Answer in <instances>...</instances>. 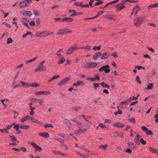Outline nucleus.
Returning a JSON list of instances; mask_svg holds the SVG:
<instances>
[{
	"label": "nucleus",
	"mask_w": 158,
	"mask_h": 158,
	"mask_svg": "<svg viewBox=\"0 0 158 158\" xmlns=\"http://www.w3.org/2000/svg\"><path fill=\"white\" fill-rule=\"evenodd\" d=\"M52 34L51 32H47L46 31H37V32L35 35L37 37H47L48 35H50Z\"/></svg>",
	"instance_id": "f257e3e1"
},
{
	"label": "nucleus",
	"mask_w": 158,
	"mask_h": 158,
	"mask_svg": "<svg viewBox=\"0 0 158 158\" xmlns=\"http://www.w3.org/2000/svg\"><path fill=\"white\" fill-rule=\"evenodd\" d=\"M97 65V64L95 62L87 63L85 65V68L93 69L95 68Z\"/></svg>",
	"instance_id": "f03ea898"
},
{
	"label": "nucleus",
	"mask_w": 158,
	"mask_h": 158,
	"mask_svg": "<svg viewBox=\"0 0 158 158\" xmlns=\"http://www.w3.org/2000/svg\"><path fill=\"white\" fill-rule=\"evenodd\" d=\"M78 49H79V48L76 46L74 45L68 48L66 50V53L68 54H70L73 52L75 50Z\"/></svg>",
	"instance_id": "7ed1b4c3"
},
{
	"label": "nucleus",
	"mask_w": 158,
	"mask_h": 158,
	"mask_svg": "<svg viewBox=\"0 0 158 158\" xmlns=\"http://www.w3.org/2000/svg\"><path fill=\"white\" fill-rule=\"evenodd\" d=\"M116 11L117 12L121 11L123 9L126 7L123 3H118L115 5Z\"/></svg>",
	"instance_id": "20e7f679"
},
{
	"label": "nucleus",
	"mask_w": 158,
	"mask_h": 158,
	"mask_svg": "<svg viewBox=\"0 0 158 158\" xmlns=\"http://www.w3.org/2000/svg\"><path fill=\"white\" fill-rule=\"evenodd\" d=\"M140 10V9L139 6H136L133 9L132 12V15H135L136 14H137L139 11Z\"/></svg>",
	"instance_id": "39448f33"
},
{
	"label": "nucleus",
	"mask_w": 158,
	"mask_h": 158,
	"mask_svg": "<svg viewBox=\"0 0 158 158\" xmlns=\"http://www.w3.org/2000/svg\"><path fill=\"white\" fill-rule=\"evenodd\" d=\"M36 95H41V94L47 95L51 94L50 92L48 91H37L35 93Z\"/></svg>",
	"instance_id": "423d86ee"
},
{
	"label": "nucleus",
	"mask_w": 158,
	"mask_h": 158,
	"mask_svg": "<svg viewBox=\"0 0 158 158\" xmlns=\"http://www.w3.org/2000/svg\"><path fill=\"white\" fill-rule=\"evenodd\" d=\"M31 145L37 151H40L42 150V148L41 147L38 146L37 144L35 143H32Z\"/></svg>",
	"instance_id": "0eeeda50"
},
{
	"label": "nucleus",
	"mask_w": 158,
	"mask_h": 158,
	"mask_svg": "<svg viewBox=\"0 0 158 158\" xmlns=\"http://www.w3.org/2000/svg\"><path fill=\"white\" fill-rule=\"evenodd\" d=\"M73 20V19L70 18H64L61 21L62 22H66L68 23L71 22Z\"/></svg>",
	"instance_id": "6e6552de"
},
{
	"label": "nucleus",
	"mask_w": 158,
	"mask_h": 158,
	"mask_svg": "<svg viewBox=\"0 0 158 158\" xmlns=\"http://www.w3.org/2000/svg\"><path fill=\"white\" fill-rule=\"evenodd\" d=\"M140 136L137 135L134 139V141L138 144H140L139 141H140Z\"/></svg>",
	"instance_id": "1a4fd4ad"
},
{
	"label": "nucleus",
	"mask_w": 158,
	"mask_h": 158,
	"mask_svg": "<svg viewBox=\"0 0 158 158\" xmlns=\"http://www.w3.org/2000/svg\"><path fill=\"white\" fill-rule=\"evenodd\" d=\"M101 59L105 60L107 59L109 56V54H108L107 52H103L102 55V54Z\"/></svg>",
	"instance_id": "9d476101"
},
{
	"label": "nucleus",
	"mask_w": 158,
	"mask_h": 158,
	"mask_svg": "<svg viewBox=\"0 0 158 158\" xmlns=\"http://www.w3.org/2000/svg\"><path fill=\"white\" fill-rule=\"evenodd\" d=\"M28 5V3L25 2V1H22L19 4V6L22 8H24L26 6H27Z\"/></svg>",
	"instance_id": "9b49d317"
},
{
	"label": "nucleus",
	"mask_w": 158,
	"mask_h": 158,
	"mask_svg": "<svg viewBox=\"0 0 158 158\" xmlns=\"http://www.w3.org/2000/svg\"><path fill=\"white\" fill-rule=\"evenodd\" d=\"M20 83L23 86L25 87H29L31 86V83H26L22 81H21Z\"/></svg>",
	"instance_id": "f8f14e48"
},
{
	"label": "nucleus",
	"mask_w": 158,
	"mask_h": 158,
	"mask_svg": "<svg viewBox=\"0 0 158 158\" xmlns=\"http://www.w3.org/2000/svg\"><path fill=\"white\" fill-rule=\"evenodd\" d=\"M69 13H72V12H73V13L71 15H70V16H76V15H80L81 14V13H76V10H69Z\"/></svg>",
	"instance_id": "ddd939ff"
},
{
	"label": "nucleus",
	"mask_w": 158,
	"mask_h": 158,
	"mask_svg": "<svg viewBox=\"0 0 158 158\" xmlns=\"http://www.w3.org/2000/svg\"><path fill=\"white\" fill-rule=\"evenodd\" d=\"M69 80V79L67 77L63 80L59 84V85H65Z\"/></svg>",
	"instance_id": "4468645a"
},
{
	"label": "nucleus",
	"mask_w": 158,
	"mask_h": 158,
	"mask_svg": "<svg viewBox=\"0 0 158 158\" xmlns=\"http://www.w3.org/2000/svg\"><path fill=\"white\" fill-rule=\"evenodd\" d=\"M52 152L54 154L60 155L63 156H64V154L61 152L56 150H52Z\"/></svg>",
	"instance_id": "2eb2a0df"
},
{
	"label": "nucleus",
	"mask_w": 158,
	"mask_h": 158,
	"mask_svg": "<svg viewBox=\"0 0 158 158\" xmlns=\"http://www.w3.org/2000/svg\"><path fill=\"white\" fill-rule=\"evenodd\" d=\"M73 85L75 86H77L78 85H83L84 84L83 82L82 81H77V82L74 83L73 84Z\"/></svg>",
	"instance_id": "dca6fc26"
},
{
	"label": "nucleus",
	"mask_w": 158,
	"mask_h": 158,
	"mask_svg": "<svg viewBox=\"0 0 158 158\" xmlns=\"http://www.w3.org/2000/svg\"><path fill=\"white\" fill-rule=\"evenodd\" d=\"M23 14L24 16L30 17L32 15V13L31 11H24Z\"/></svg>",
	"instance_id": "f3484780"
},
{
	"label": "nucleus",
	"mask_w": 158,
	"mask_h": 158,
	"mask_svg": "<svg viewBox=\"0 0 158 158\" xmlns=\"http://www.w3.org/2000/svg\"><path fill=\"white\" fill-rule=\"evenodd\" d=\"M67 31L66 29H60L58 30L57 33L59 34H64L69 31Z\"/></svg>",
	"instance_id": "a211bd4d"
},
{
	"label": "nucleus",
	"mask_w": 158,
	"mask_h": 158,
	"mask_svg": "<svg viewBox=\"0 0 158 158\" xmlns=\"http://www.w3.org/2000/svg\"><path fill=\"white\" fill-rule=\"evenodd\" d=\"M102 53L101 52H98L95 55L93 56V58L94 60H95L97 59L98 57H99L102 55Z\"/></svg>",
	"instance_id": "6ab92c4d"
},
{
	"label": "nucleus",
	"mask_w": 158,
	"mask_h": 158,
	"mask_svg": "<svg viewBox=\"0 0 158 158\" xmlns=\"http://www.w3.org/2000/svg\"><path fill=\"white\" fill-rule=\"evenodd\" d=\"M39 135L43 137L47 138L49 137V133H42L40 134H39Z\"/></svg>",
	"instance_id": "aec40b11"
},
{
	"label": "nucleus",
	"mask_w": 158,
	"mask_h": 158,
	"mask_svg": "<svg viewBox=\"0 0 158 158\" xmlns=\"http://www.w3.org/2000/svg\"><path fill=\"white\" fill-rule=\"evenodd\" d=\"M156 7H158V2L156 3L153 4L149 5L148 7V9H149L151 8H155Z\"/></svg>",
	"instance_id": "412c9836"
},
{
	"label": "nucleus",
	"mask_w": 158,
	"mask_h": 158,
	"mask_svg": "<svg viewBox=\"0 0 158 158\" xmlns=\"http://www.w3.org/2000/svg\"><path fill=\"white\" fill-rule=\"evenodd\" d=\"M128 145L129 147L131 148H135V144L132 142H129L128 143Z\"/></svg>",
	"instance_id": "4be33fe9"
},
{
	"label": "nucleus",
	"mask_w": 158,
	"mask_h": 158,
	"mask_svg": "<svg viewBox=\"0 0 158 158\" xmlns=\"http://www.w3.org/2000/svg\"><path fill=\"white\" fill-rule=\"evenodd\" d=\"M100 84L104 88H107V89H109L110 87V86L109 85L106 84L103 82H102Z\"/></svg>",
	"instance_id": "5701e85b"
},
{
	"label": "nucleus",
	"mask_w": 158,
	"mask_h": 158,
	"mask_svg": "<svg viewBox=\"0 0 158 158\" xmlns=\"http://www.w3.org/2000/svg\"><path fill=\"white\" fill-rule=\"evenodd\" d=\"M149 150L151 152L155 153H157L158 154V150L155 149L153 148L150 147L149 148Z\"/></svg>",
	"instance_id": "b1692460"
},
{
	"label": "nucleus",
	"mask_w": 158,
	"mask_h": 158,
	"mask_svg": "<svg viewBox=\"0 0 158 158\" xmlns=\"http://www.w3.org/2000/svg\"><path fill=\"white\" fill-rule=\"evenodd\" d=\"M28 117H29V115H27L26 117L22 118L20 119V121L22 122H23L26 121H28L29 120Z\"/></svg>",
	"instance_id": "393cba45"
},
{
	"label": "nucleus",
	"mask_w": 158,
	"mask_h": 158,
	"mask_svg": "<svg viewBox=\"0 0 158 158\" xmlns=\"http://www.w3.org/2000/svg\"><path fill=\"white\" fill-rule=\"evenodd\" d=\"M91 48V47L90 46L87 45L84 46L82 48H79V49H84L86 50H89Z\"/></svg>",
	"instance_id": "a878e982"
},
{
	"label": "nucleus",
	"mask_w": 158,
	"mask_h": 158,
	"mask_svg": "<svg viewBox=\"0 0 158 158\" xmlns=\"http://www.w3.org/2000/svg\"><path fill=\"white\" fill-rule=\"evenodd\" d=\"M104 12V11H101L98 12V13L97 15L93 17V19H95L96 18H97L100 15L102 14Z\"/></svg>",
	"instance_id": "bb28decb"
},
{
	"label": "nucleus",
	"mask_w": 158,
	"mask_h": 158,
	"mask_svg": "<svg viewBox=\"0 0 158 158\" xmlns=\"http://www.w3.org/2000/svg\"><path fill=\"white\" fill-rule=\"evenodd\" d=\"M82 2H74L73 3V4L74 5L76 6H79L80 7H82Z\"/></svg>",
	"instance_id": "cd10ccee"
},
{
	"label": "nucleus",
	"mask_w": 158,
	"mask_h": 158,
	"mask_svg": "<svg viewBox=\"0 0 158 158\" xmlns=\"http://www.w3.org/2000/svg\"><path fill=\"white\" fill-rule=\"evenodd\" d=\"M65 61V59L64 57H62L61 59H60L58 62V64H60L63 63Z\"/></svg>",
	"instance_id": "c85d7f7f"
},
{
	"label": "nucleus",
	"mask_w": 158,
	"mask_h": 158,
	"mask_svg": "<svg viewBox=\"0 0 158 158\" xmlns=\"http://www.w3.org/2000/svg\"><path fill=\"white\" fill-rule=\"evenodd\" d=\"M103 3V2L102 1V0H100L99 1H98L97 2L95 3L94 6H96L100 5L102 4Z\"/></svg>",
	"instance_id": "c756f323"
},
{
	"label": "nucleus",
	"mask_w": 158,
	"mask_h": 158,
	"mask_svg": "<svg viewBox=\"0 0 158 158\" xmlns=\"http://www.w3.org/2000/svg\"><path fill=\"white\" fill-rule=\"evenodd\" d=\"M20 127L23 129H28L30 127V126L28 125H21Z\"/></svg>",
	"instance_id": "7c9ffc66"
},
{
	"label": "nucleus",
	"mask_w": 158,
	"mask_h": 158,
	"mask_svg": "<svg viewBox=\"0 0 158 158\" xmlns=\"http://www.w3.org/2000/svg\"><path fill=\"white\" fill-rule=\"evenodd\" d=\"M122 114V111L119 109L117 112H114V114L115 116H117L118 114Z\"/></svg>",
	"instance_id": "2f4dec72"
},
{
	"label": "nucleus",
	"mask_w": 158,
	"mask_h": 158,
	"mask_svg": "<svg viewBox=\"0 0 158 158\" xmlns=\"http://www.w3.org/2000/svg\"><path fill=\"white\" fill-rule=\"evenodd\" d=\"M104 71L106 73H108L110 71V69H109V66L108 65V67H105Z\"/></svg>",
	"instance_id": "473e14b6"
},
{
	"label": "nucleus",
	"mask_w": 158,
	"mask_h": 158,
	"mask_svg": "<svg viewBox=\"0 0 158 158\" xmlns=\"http://www.w3.org/2000/svg\"><path fill=\"white\" fill-rule=\"evenodd\" d=\"M107 144H106L105 145H102L100 146L99 147L101 149L105 150L107 147Z\"/></svg>",
	"instance_id": "72a5a7b5"
},
{
	"label": "nucleus",
	"mask_w": 158,
	"mask_h": 158,
	"mask_svg": "<svg viewBox=\"0 0 158 158\" xmlns=\"http://www.w3.org/2000/svg\"><path fill=\"white\" fill-rule=\"evenodd\" d=\"M40 99H38L36 98H32L31 99V101L33 102H38V101L40 100Z\"/></svg>",
	"instance_id": "f704fd0d"
},
{
	"label": "nucleus",
	"mask_w": 158,
	"mask_h": 158,
	"mask_svg": "<svg viewBox=\"0 0 158 158\" xmlns=\"http://www.w3.org/2000/svg\"><path fill=\"white\" fill-rule=\"evenodd\" d=\"M99 126L100 127L104 129H108V127L102 123L100 124L99 125Z\"/></svg>",
	"instance_id": "c9c22d12"
},
{
	"label": "nucleus",
	"mask_w": 158,
	"mask_h": 158,
	"mask_svg": "<svg viewBox=\"0 0 158 158\" xmlns=\"http://www.w3.org/2000/svg\"><path fill=\"white\" fill-rule=\"evenodd\" d=\"M44 127L45 128H47V127H52L53 128V126H52L51 124H49L48 123L45 124L44 125Z\"/></svg>",
	"instance_id": "e433bc0d"
},
{
	"label": "nucleus",
	"mask_w": 158,
	"mask_h": 158,
	"mask_svg": "<svg viewBox=\"0 0 158 158\" xmlns=\"http://www.w3.org/2000/svg\"><path fill=\"white\" fill-rule=\"evenodd\" d=\"M101 46H99L98 47H97V46H95L93 47V49L94 50H99L100 49H101Z\"/></svg>",
	"instance_id": "4c0bfd02"
},
{
	"label": "nucleus",
	"mask_w": 158,
	"mask_h": 158,
	"mask_svg": "<svg viewBox=\"0 0 158 158\" xmlns=\"http://www.w3.org/2000/svg\"><path fill=\"white\" fill-rule=\"evenodd\" d=\"M31 32H29L28 31H27V33L26 34H24L22 36L23 38H26L27 36L28 35H30L31 34Z\"/></svg>",
	"instance_id": "58836bf2"
},
{
	"label": "nucleus",
	"mask_w": 158,
	"mask_h": 158,
	"mask_svg": "<svg viewBox=\"0 0 158 158\" xmlns=\"http://www.w3.org/2000/svg\"><path fill=\"white\" fill-rule=\"evenodd\" d=\"M146 134L147 135H152L153 134L151 130H148L146 131Z\"/></svg>",
	"instance_id": "ea45409f"
},
{
	"label": "nucleus",
	"mask_w": 158,
	"mask_h": 158,
	"mask_svg": "<svg viewBox=\"0 0 158 158\" xmlns=\"http://www.w3.org/2000/svg\"><path fill=\"white\" fill-rule=\"evenodd\" d=\"M40 85L39 84H38L36 83H31L32 87H39L40 86Z\"/></svg>",
	"instance_id": "a19ab883"
},
{
	"label": "nucleus",
	"mask_w": 158,
	"mask_h": 158,
	"mask_svg": "<svg viewBox=\"0 0 158 158\" xmlns=\"http://www.w3.org/2000/svg\"><path fill=\"white\" fill-rule=\"evenodd\" d=\"M76 153L78 155H79L80 156L83 158H85L86 157V156L85 155L82 154L79 152H76Z\"/></svg>",
	"instance_id": "79ce46f5"
},
{
	"label": "nucleus",
	"mask_w": 158,
	"mask_h": 158,
	"mask_svg": "<svg viewBox=\"0 0 158 158\" xmlns=\"http://www.w3.org/2000/svg\"><path fill=\"white\" fill-rule=\"evenodd\" d=\"M153 87V84L152 83H149L147 86V88L148 89H151Z\"/></svg>",
	"instance_id": "37998d69"
},
{
	"label": "nucleus",
	"mask_w": 158,
	"mask_h": 158,
	"mask_svg": "<svg viewBox=\"0 0 158 158\" xmlns=\"http://www.w3.org/2000/svg\"><path fill=\"white\" fill-rule=\"evenodd\" d=\"M20 127L19 126V124H17V125H16L13 127V128L14 129H15L16 131H19V128Z\"/></svg>",
	"instance_id": "c03bdc74"
},
{
	"label": "nucleus",
	"mask_w": 158,
	"mask_h": 158,
	"mask_svg": "<svg viewBox=\"0 0 158 158\" xmlns=\"http://www.w3.org/2000/svg\"><path fill=\"white\" fill-rule=\"evenodd\" d=\"M105 67H108V65H106V66H103L102 67H101L99 69V71H104V69H105Z\"/></svg>",
	"instance_id": "a18cd8bd"
},
{
	"label": "nucleus",
	"mask_w": 158,
	"mask_h": 158,
	"mask_svg": "<svg viewBox=\"0 0 158 158\" xmlns=\"http://www.w3.org/2000/svg\"><path fill=\"white\" fill-rule=\"evenodd\" d=\"M21 21L23 22H29V20L27 18H23L21 19Z\"/></svg>",
	"instance_id": "49530a36"
},
{
	"label": "nucleus",
	"mask_w": 158,
	"mask_h": 158,
	"mask_svg": "<svg viewBox=\"0 0 158 158\" xmlns=\"http://www.w3.org/2000/svg\"><path fill=\"white\" fill-rule=\"evenodd\" d=\"M38 68H39V70L40 71L41 69H42V70H46V68L44 66H41L40 65H38Z\"/></svg>",
	"instance_id": "de8ad7c7"
},
{
	"label": "nucleus",
	"mask_w": 158,
	"mask_h": 158,
	"mask_svg": "<svg viewBox=\"0 0 158 158\" xmlns=\"http://www.w3.org/2000/svg\"><path fill=\"white\" fill-rule=\"evenodd\" d=\"M13 42V41L11 38H9L7 39V44H9L12 43Z\"/></svg>",
	"instance_id": "09e8293b"
},
{
	"label": "nucleus",
	"mask_w": 158,
	"mask_h": 158,
	"mask_svg": "<svg viewBox=\"0 0 158 158\" xmlns=\"http://www.w3.org/2000/svg\"><path fill=\"white\" fill-rule=\"evenodd\" d=\"M10 138L12 141H16L17 140L16 137L13 135L11 136Z\"/></svg>",
	"instance_id": "8fccbe9b"
},
{
	"label": "nucleus",
	"mask_w": 158,
	"mask_h": 158,
	"mask_svg": "<svg viewBox=\"0 0 158 158\" xmlns=\"http://www.w3.org/2000/svg\"><path fill=\"white\" fill-rule=\"evenodd\" d=\"M140 142L143 145H145L146 144V142L144 141L143 138H141L140 139Z\"/></svg>",
	"instance_id": "3c124183"
},
{
	"label": "nucleus",
	"mask_w": 158,
	"mask_h": 158,
	"mask_svg": "<svg viewBox=\"0 0 158 158\" xmlns=\"http://www.w3.org/2000/svg\"><path fill=\"white\" fill-rule=\"evenodd\" d=\"M99 86V84L98 83H94V88L95 89H96Z\"/></svg>",
	"instance_id": "603ef678"
},
{
	"label": "nucleus",
	"mask_w": 158,
	"mask_h": 158,
	"mask_svg": "<svg viewBox=\"0 0 158 158\" xmlns=\"http://www.w3.org/2000/svg\"><path fill=\"white\" fill-rule=\"evenodd\" d=\"M141 129L144 131H146L148 130V128L144 126L142 127Z\"/></svg>",
	"instance_id": "864d4df0"
},
{
	"label": "nucleus",
	"mask_w": 158,
	"mask_h": 158,
	"mask_svg": "<svg viewBox=\"0 0 158 158\" xmlns=\"http://www.w3.org/2000/svg\"><path fill=\"white\" fill-rule=\"evenodd\" d=\"M119 0H115V1H114L110 2L109 3H108V4H114V3H116L118 2Z\"/></svg>",
	"instance_id": "5fc2aeb1"
},
{
	"label": "nucleus",
	"mask_w": 158,
	"mask_h": 158,
	"mask_svg": "<svg viewBox=\"0 0 158 158\" xmlns=\"http://www.w3.org/2000/svg\"><path fill=\"white\" fill-rule=\"evenodd\" d=\"M35 24V23L34 21H31L29 23V25L31 26H34Z\"/></svg>",
	"instance_id": "6e6d98bb"
},
{
	"label": "nucleus",
	"mask_w": 158,
	"mask_h": 158,
	"mask_svg": "<svg viewBox=\"0 0 158 158\" xmlns=\"http://www.w3.org/2000/svg\"><path fill=\"white\" fill-rule=\"evenodd\" d=\"M112 56L114 58L117 57V56H118V54H117V52L113 53L112 54Z\"/></svg>",
	"instance_id": "4d7b16f0"
},
{
	"label": "nucleus",
	"mask_w": 158,
	"mask_h": 158,
	"mask_svg": "<svg viewBox=\"0 0 158 158\" xmlns=\"http://www.w3.org/2000/svg\"><path fill=\"white\" fill-rule=\"evenodd\" d=\"M115 126L120 128H122L124 126V125L123 124H122L121 125H120V124L119 123L116 124Z\"/></svg>",
	"instance_id": "13d9d810"
},
{
	"label": "nucleus",
	"mask_w": 158,
	"mask_h": 158,
	"mask_svg": "<svg viewBox=\"0 0 158 158\" xmlns=\"http://www.w3.org/2000/svg\"><path fill=\"white\" fill-rule=\"evenodd\" d=\"M59 77H60V76L58 75H55V76H53L52 77V79H53V80H54L57 79Z\"/></svg>",
	"instance_id": "bf43d9fd"
},
{
	"label": "nucleus",
	"mask_w": 158,
	"mask_h": 158,
	"mask_svg": "<svg viewBox=\"0 0 158 158\" xmlns=\"http://www.w3.org/2000/svg\"><path fill=\"white\" fill-rule=\"evenodd\" d=\"M18 115V113L16 112H14V118L15 119L17 117Z\"/></svg>",
	"instance_id": "052dcab7"
},
{
	"label": "nucleus",
	"mask_w": 158,
	"mask_h": 158,
	"mask_svg": "<svg viewBox=\"0 0 158 158\" xmlns=\"http://www.w3.org/2000/svg\"><path fill=\"white\" fill-rule=\"evenodd\" d=\"M129 121L130 122H133L135 123H136V121L135 120V119L134 118H131L129 119Z\"/></svg>",
	"instance_id": "680f3d73"
},
{
	"label": "nucleus",
	"mask_w": 158,
	"mask_h": 158,
	"mask_svg": "<svg viewBox=\"0 0 158 158\" xmlns=\"http://www.w3.org/2000/svg\"><path fill=\"white\" fill-rule=\"evenodd\" d=\"M1 101L2 102V104L4 105L5 108H6V103L5 102L4 99L1 100Z\"/></svg>",
	"instance_id": "e2e57ef3"
},
{
	"label": "nucleus",
	"mask_w": 158,
	"mask_h": 158,
	"mask_svg": "<svg viewBox=\"0 0 158 158\" xmlns=\"http://www.w3.org/2000/svg\"><path fill=\"white\" fill-rule=\"evenodd\" d=\"M1 132H2V133H8V131L6 130V129H2V130L1 131Z\"/></svg>",
	"instance_id": "0e129e2a"
},
{
	"label": "nucleus",
	"mask_w": 158,
	"mask_h": 158,
	"mask_svg": "<svg viewBox=\"0 0 158 158\" xmlns=\"http://www.w3.org/2000/svg\"><path fill=\"white\" fill-rule=\"evenodd\" d=\"M125 152L127 153H131L132 151L129 148H127Z\"/></svg>",
	"instance_id": "69168bd1"
},
{
	"label": "nucleus",
	"mask_w": 158,
	"mask_h": 158,
	"mask_svg": "<svg viewBox=\"0 0 158 158\" xmlns=\"http://www.w3.org/2000/svg\"><path fill=\"white\" fill-rule=\"evenodd\" d=\"M136 80L140 84L141 83V82L140 81V78L138 76H137L136 77Z\"/></svg>",
	"instance_id": "338daca9"
},
{
	"label": "nucleus",
	"mask_w": 158,
	"mask_h": 158,
	"mask_svg": "<svg viewBox=\"0 0 158 158\" xmlns=\"http://www.w3.org/2000/svg\"><path fill=\"white\" fill-rule=\"evenodd\" d=\"M35 123H37V124H40V125L42 124V122H41L40 121V120H37V119H36Z\"/></svg>",
	"instance_id": "774afa93"
}]
</instances>
